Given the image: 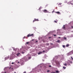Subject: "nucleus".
Masks as SVG:
<instances>
[{"instance_id": "nucleus-31", "label": "nucleus", "mask_w": 73, "mask_h": 73, "mask_svg": "<svg viewBox=\"0 0 73 73\" xmlns=\"http://www.w3.org/2000/svg\"><path fill=\"white\" fill-rule=\"evenodd\" d=\"M63 28L64 29H65V27H64Z\"/></svg>"}, {"instance_id": "nucleus-4", "label": "nucleus", "mask_w": 73, "mask_h": 73, "mask_svg": "<svg viewBox=\"0 0 73 73\" xmlns=\"http://www.w3.org/2000/svg\"><path fill=\"white\" fill-rule=\"evenodd\" d=\"M34 20H33V23H34V21H39L38 19H35Z\"/></svg>"}, {"instance_id": "nucleus-7", "label": "nucleus", "mask_w": 73, "mask_h": 73, "mask_svg": "<svg viewBox=\"0 0 73 73\" xmlns=\"http://www.w3.org/2000/svg\"><path fill=\"white\" fill-rule=\"evenodd\" d=\"M56 13H57V14H60V13L59 12H55Z\"/></svg>"}, {"instance_id": "nucleus-35", "label": "nucleus", "mask_w": 73, "mask_h": 73, "mask_svg": "<svg viewBox=\"0 0 73 73\" xmlns=\"http://www.w3.org/2000/svg\"><path fill=\"white\" fill-rule=\"evenodd\" d=\"M19 63H20V62H18V64H19Z\"/></svg>"}, {"instance_id": "nucleus-20", "label": "nucleus", "mask_w": 73, "mask_h": 73, "mask_svg": "<svg viewBox=\"0 0 73 73\" xmlns=\"http://www.w3.org/2000/svg\"><path fill=\"white\" fill-rule=\"evenodd\" d=\"M54 22L55 23H57V22L56 21H54Z\"/></svg>"}, {"instance_id": "nucleus-8", "label": "nucleus", "mask_w": 73, "mask_h": 73, "mask_svg": "<svg viewBox=\"0 0 73 73\" xmlns=\"http://www.w3.org/2000/svg\"><path fill=\"white\" fill-rule=\"evenodd\" d=\"M69 46V44H67L66 46V47H68Z\"/></svg>"}, {"instance_id": "nucleus-42", "label": "nucleus", "mask_w": 73, "mask_h": 73, "mask_svg": "<svg viewBox=\"0 0 73 73\" xmlns=\"http://www.w3.org/2000/svg\"><path fill=\"white\" fill-rule=\"evenodd\" d=\"M47 5H46V6H47Z\"/></svg>"}, {"instance_id": "nucleus-36", "label": "nucleus", "mask_w": 73, "mask_h": 73, "mask_svg": "<svg viewBox=\"0 0 73 73\" xmlns=\"http://www.w3.org/2000/svg\"><path fill=\"white\" fill-rule=\"evenodd\" d=\"M51 73H56V72H51Z\"/></svg>"}, {"instance_id": "nucleus-43", "label": "nucleus", "mask_w": 73, "mask_h": 73, "mask_svg": "<svg viewBox=\"0 0 73 73\" xmlns=\"http://www.w3.org/2000/svg\"><path fill=\"white\" fill-rule=\"evenodd\" d=\"M5 73H6V72H5Z\"/></svg>"}, {"instance_id": "nucleus-37", "label": "nucleus", "mask_w": 73, "mask_h": 73, "mask_svg": "<svg viewBox=\"0 0 73 73\" xmlns=\"http://www.w3.org/2000/svg\"><path fill=\"white\" fill-rule=\"evenodd\" d=\"M54 12V11H53L52 12V13H53V12Z\"/></svg>"}, {"instance_id": "nucleus-40", "label": "nucleus", "mask_w": 73, "mask_h": 73, "mask_svg": "<svg viewBox=\"0 0 73 73\" xmlns=\"http://www.w3.org/2000/svg\"><path fill=\"white\" fill-rule=\"evenodd\" d=\"M11 69H13V68H11Z\"/></svg>"}, {"instance_id": "nucleus-28", "label": "nucleus", "mask_w": 73, "mask_h": 73, "mask_svg": "<svg viewBox=\"0 0 73 73\" xmlns=\"http://www.w3.org/2000/svg\"><path fill=\"white\" fill-rule=\"evenodd\" d=\"M64 3H67V1H66V2H64Z\"/></svg>"}, {"instance_id": "nucleus-26", "label": "nucleus", "mask_w": 73, "mask_h": 73, "mask_svg": "<svg viewBox=\"0 0 73 73\" xmlns=\"http://www.w3.org/2000/svg\"><path fill=\"white\" fill-rule=\"evenodd\" d=\"M50 44H51V45H52V44H53V43H50Z\"/></svg>"}, {"instance_id": "nucleus-19", "label": "nucleus", "mask_w": 73, "mask_h": 73, "mask_svg": "<svg viewBox=\"0 0 73 73\" xmlns=\"http://www.w3.org/2000/svg\"><path fill=\"white\" fill-rule=\"evenodd\" d=\"M71 59H72V60H73V57H72V56L71 57Z\"/></svg>"}, {"instance_id": "nucleus-33", "label": "nucleus", "mask_w": 73, "mask_h": 73, "mask_svg": "<svg viewBox=\"0 0 73 73\" xmlns=\"http://www.w3.org/2000/svg\"><path fill=\"white\" fill-rule=\"evenodd\" d=\"M23 73H26V72H25Z\"/></svg>"}, {"instance_id": "nucleus-32", "label": "nucleus", "mask_w": 73, "mask_h": 73, "mask_svg": "<svg viewBox=\"0 0 73 73\" xmlns=\"http://www.w3.org/2000/svg\"><path fill=\"white\" fill-rule=\"evenodd\" d=\"M49 67H51V66L50 65L49 66Z\"/></svg>"}, {"instance_id": "nucleus-44", "label": "nucleus", "mask_w": 73, "mask_h": 73, "mask_svg": "<svg viewBox=\"0 0 73 73\" xmlns=\"http://www.w3.org/2000/svg\"><path fill=\"white\" fill-rule=\"evenodd\" d=\"M49 38H50V37H49Z\"/></svg>"}, {"instance_id": "nucleus-21", "label": "nucleus", "mask_w": 73, "mask_h": 73, "mask_svg": "<svg viewBox=\"0 0 73 73\" xmlns=\"http://www.w3.org/2000/svg\"><path fill=\"white\" fill-rule=\"evenodd\" d=\"M29 42H28L26 43V44H29Z\"/></svg>"}, {"instance_id": "nucleus-34", "label": "nucleus", "mask_w": 73, "mask_h": 73, "mask_svg": "<svg viewBox=\"0 0 73 73\" xmlns=\"http://www.w3.org/2000/svg\"><path fill=\"white\" fill-rule=\"evenodd\" d=\"M61 38V37H58V38Z\"/></svg>"}, {"instance_id": "nucleus-15", "label": "nucleus", "mask_w": 73, "mask_h": 73, "mask_svg": "<svg viewBox=\"0 0 73 73\" xmlns=\"http://www.w3.org/2000/svg\"><path fill=\"white\" fill-rule=\"evenodd\" d=\"M71 52L72 54H73V50L71 51Z\"/></svg>"}, {"instance_id": "nucleus-30", "label": "nucleus", "mask_w": 73, "mask_h": 73, "mask_svg": "<svg viewBox=\"0 0 73 73\" xmlns=\"http://www.w3.org/2000/svg\"><path fill=\"white\" fill-rule=\"evenodd\" d=\"M14 64V63L13 62L11 64Z\"/></svg>"}, {"instance_id": "nucleus-16", "label": "nucleus", "mask_w": 73, "mask_h": 73, "mask_svg": "<svg viewBox=\"0 0 73 73\" xmlns=\"http://www.w3.org/2000/svg\"><path fill=\"white\" fill-rule=\"evenodd\" d=\"M62 47H63V48H65V45H63L62 46Z\"/></svg>"}, {"instance_id": "nucleus-9", "label": "nucleus", "mask_w": 73, "mask_h": 73, "mask_svg": "<svg viewBox=\"0 0 73 73\" xmlns=\"http://www.w3.org/2000/svg\"><path fill=\"white\" fill-rule=\"evenodd\" d=\"M41 53H42V52H40L38 53V54H41Z\"/></svg>"}, {"instance_id": "nucleus-18", "label": "nucleus", "mask_w": 73, "mask_h": 73, "mask_svg": "<svg viewBox=\"0 0 73 73\" xmlns=\"http://www.w3.org/2000/svg\"><path fill=\"white\" fill-rule=\"evenodd\" d=\"M59 72L58 71H56V73H58Z\"/></svg>"}, {"instance_id": "nucleus-10", "label": "nucleus", "mask_w": 73, "mask_h": 73, "mask_svg": "<svg viewBox=\"0 0 73 73\" xmlns=\"http://www.w3.org/2000/svg\"><path fill=\"white\" fill-rule=\"evenodd\" d=\"M63 69H66V67H64V66H63Z\"/></svg>"}, {"instance_id": "nucleus-24", "label": "nucleus", "mask_w": 73, "mask_h": 73, "mask_svg": "<svg viewBox=\"0 0 73 73\" xmlns=\"http://www.w3.org/2000/svg\"><path fill=\"white\" fill-rule=\"evenodd\" d=\"M25 38V36H24L23 38Z\"/></svg>"}, {"instance_id": "nucleus-14", "label": "nucleus", "mask_w": 73, "mask_h": 73, "mask_svg": "<svg viewBox=\"0 0 73 73\" xmlns=\"http://www.w3.org/2000/svg\"><path fill=\"white\" fill-rule=\"evenodd\" d=\"M46 44V45H49V44L48 43H47Z\"/></svg>"}, {"instance_id": "nucleus-27", "label": "nucleus", "mask_w": 73, "mask_h": 73, "mask_svg": "<svg viewBox=\"0 0 73 73\" xmlns=\"http://www.w3.org/2000/svg\"><path fill=\"white\" fill-rule=\"evenodd\" d=\"M22 54H24V52H22Z\"/></svg>"}, {"instance_id": "nucleus-38", "label": "nucleus", "mask_w": 73, "mask_h": 73, "mask_svg": "<svg viewBox=\"0 0 73 73\" xmlns=\"http://www.w3.org/2000/svg\"><path fill=\"white\" fill-rule=\"evenodd\" d=\"M38 42L37 41H36V42Z\"/></svg>"}, {"instance_id": "nucleus-12", "label": "nucleus", "mask_w": 73, "mask_h": 73, "mask_svg": "<svg viewBox=\"0 0 73 73\" xmlns=\"http://www.w3.org/2000/svg\"><path fill=\"white\" fill-rule=\"evenodd\" d=\"M19 54H20V53H18L17 54V56H19Z\"/></svg>"}, {"instance_id": "nucleus-25", "label": "nucleus", "mask_w": 73, "mask_h": 73, "mask_svg": "<svg viewBox=\"0 0 73 73\" xmlns=\"http://www.w3.org/2000/svg\"><path fill=\"white\" fill-rule=\"evenodd\" d=\"M54 36H56V35H54Z\"/></svg>"}, {"instance_id": "nucleus-39", "label": "nucleus", "mask_w": 73, "mask_h": 73, "mask_svg": "<svg viewBox=\"0 0 73 73\" xmlns=\"http://www.w3.org/2000/svg\"><path fill=\"white\" fill-rule=\"evenodd\" d=\"M71 28H73V26L71 27Z\"/></svg>"}, {"instance_id": "nucleus-1", "label": "nucleus", "mask_w": 73, "mask_h": 73, "mask_svg": "<svg viewBox=\"0 0 73 73\" xmlns=\"http://www.w3.org/2000/svg\"><path fill=\"white\" fill-rule=\"evenodd\" d=\"M31 36H33V34H29L27 35V37H31Z\"/></svg>"}, {"instance_id": "nucleus-2", "label": "nucleus", "mask_w": 73, "mask_h": 73, "mask_svg": "<svg viewBox=\"0 0 73 73\" xmlns=\"http://www.w3.org/2000/svg\"><path fill=\"white\" fill-rule=\"evenodd\" d=\"M43 11V12H44V13H48V11H47V10H46V9L44 10Z\"/></svg>"}, {"instance_id": "nucleus-5", "label": "nucleus", "mask_w": 73, "mask_h": 73, "mask_svg": "<svg viewBox=\"0 0 73 73\" xmlns=\"http://www.w3.org/2000/svg\"><path fill=\"white\" fill-rule=\"evenodd\" d=\"M72 54V52L70 51L69 53H68V55H71V54Z\"/></svg>"}, {"instance_id": "nucleus-13", "label": "nucleus", "mask_w": 73, "mask_h": 73, "mask_svg": "<svg viewBox=\"0 0 73 73\" xmlns=\"http://www.w3.org/2000/svg\"><path fill=\"white\" fill-rule=\"evenodd\" d=\"M64 66H67V64H66L65 63L64 64Z\"/></svg>"}, {"instance_id": "nucleus-23", "label": "nucleus", "mask_w": 73, "mask_h": 73, "mask_svg": "<svg viewBox=\"0 0 73 73\" xmlns=\"http://www.w3.org/2000/svg\"><path fill=\"white\" fill-rule=\"evenodd\" d=\"M64 39H66V37H64Z\"/></svg>"}, {"instance_id": "nucleus-3", "label": "nucleus", "mask_w": 73, "mask_h": 73, "mask_svg": "<svg viewBox=\"0 0 73 73\" xmlns=\"http://www.w3.org/2000/svg\"><path fill=\"white\" fill-rule=\"evenodd\" d=\"M68 5H73V3H71L70 2H68L67 3Z\"/></svg>"}, {"instance_id": "nucleus-41", "label": "nucleus", "mask_w": 73, "mask_h": 73, "mask_svg": "<svg viewBox=\"0 0 73 73\" xmlns=\"http://www.w3.org/2000/svg\"><path fill=\"white\" fill-rule=\"evenodd\" d=\"M9 69H11V67L9 68Z\"/></svg>"}, {"instance_id": "nucleus-17", "label": "nucleus", "mask_w": 73, "mask_h": 73, "mask_svg": "<svg viewBox=\"0 0 73 73\" xmlns=\"http://www.w3.org/2000/svg\"><path fill=\"white\" fill-rule=\"evenodd\" d=\"M61 4H62V3H60L58 4V5H61Z\"/></svg>"}, {"instance_id": "nucleus-6", "label": "nucleus", "mask_w": 73, "mask_h": 73, "mask_svg": "<svg viewBox=\"0 0 73 73\" xmlns=\"http://www.w3.org/2000/svg\"><path fill=\"white\" fill-rule=\"evenodd\" d=\"M24 59L25 60V61H27V60L28 59V58H27L25 57L24 58Z\"/></svg>"}, {"instance_id": "nucleus-11", "label": "nucleus", "mask_w": 73, "mask_h": 73, "mask_svg": "<svg viewBox=\"0 0 73 73\" xmlns=\"http://www.w3.org/2000/svg\"><path fill=\"white\" fill-rule=\"evenodd\" d=\"M56 42H60V40H58Z\"/></svg>"}, {"instance_id": "nucleus-22", "label": "nucleus", "mask_w": 73, "mask_h": 73, "mask_svg": "<svg viewBox=\"0 0 73 73\" xmlns=\"http://www.w3.org/2000/svg\"><path fill=\"white\" fill-rule=\"evenodd\" d=\"M50 71H49V70H47V72H49Z\"/></svg>"}, {"instance_id": "nucleus-29", "label": "nucleus", "mask_w": 73, "mask_h": 73, "mask_svg": "<svg viewBox=\"0 0 73 73\" xmlns=\"http://www.w3.org/2000/svg\"><path fill=\"white\" fill-rule=\"evenodd\" d=\"M45 50H43V51H42V52H45Z\"/></svg>"}]
</instances>
